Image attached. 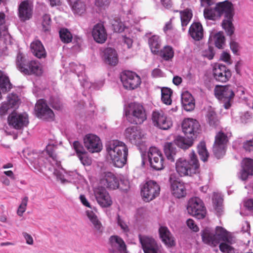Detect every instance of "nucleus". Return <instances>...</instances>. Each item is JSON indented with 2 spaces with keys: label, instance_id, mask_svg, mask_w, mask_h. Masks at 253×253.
<instances>
[{
  "label": "nucleus",
  "instance_id": "1",
  "mask_svg": "<svg viewBox=\"0 0 253 253\" xmlns=\"http://www.w3.org/2000/svg\"><path fill=\"white\" fill-rule=\"evenodd\" d=\"M56 147L53 144H48L46 147V150L44 152L48 155L45 158L46 162L49 163L54 169L53 174L56 176L57 180L60 181L62 184L72 182L77 178L78 174L76 171L65 172L64 170L60 168V162L57 159V156L54 153Z\"/></svg>",
  "mask_w": 253,
  "mask_h": 253
},
{
  "label": "nucleus",
  "instance_id": "2",
  "mask_svg": "<svg viewBox=\"0 0 253 253\" xmlns=\"http://www.w3.org/2000/svg\"><path fill=\"white\" fill-rule=\"evenodd\" d=\"M199 161L194 152L189 155V158H179L175 163V169L181 176H192L199 172Z\"/></svg>",
  "mask_w": 253,
  "mask_h": 253
},
{
  "label": "nucleus",
  "instance_id": "3",
  "mask_svg": "<svg viewBox=\"0 0 253 253\" xmlns=\"http://www.w3.org/2000/svg\"><path fill=\"white\" fill-rule=\"evenodd\" d=\"M106 150L114 166L122 168L126 162L125 144L118 140L112 141L106 146Z\"/></svg>",
  "mask_w": 253,
  "mask_h": 253
},
{
  "label": "nucleus",
  "instance_id": "4",
  "mask_svg": "<svg viewBox=\"0 0 253 253\" xmlns=\"http://www.w3.org/2000/svg\"><path fill=\"white\" fill-rule=\"evenodd\" d=\"M216 10L220 17L224 14L225 19L222 22V27L229 36L233 35L234 32V27L232 24V19L234 15L232 4L227 1L219 2L216 5Z\"/></svg>",
  "mask_w": 253,
  "mask_h": 253
},
{
  "label": "nucleus",
  "instance_id": "5",
  "mask_svg": "<svg viewBox=\"0 0 253 253\" xmlns=\"http://www.w3.org/2000/svg\"><path fill=\"white\" fill-rule=\"evenodd\" d=\"M22 53H18L17 57V66L19 70L27 75L36 74L40 75L42 74V69L38 62L31 61L26 64Z\"/></svg>",
  "mask_w": 253,
  "mask_h": 253
},
{
  "label": "nucleus",
  "instance_id": "6",
  "mask_svg": "<svg viewBox=\"0 0 253 253\" xmlns=\"http://www.w3.org/2000/svg\"><path fill=\"white\" fill-rule=\"evenodd\" d=\"M128 121L135 124H141L146 120V114L143 106L139 103H133L127 106ZM128 120V118H127Z\"/></svg>",
  "mask_w": 253,
  "mask_h": 253
},
{
  "label": "nucleus",
  "instance_id": "7",
  "mask_svg": "<svg viewBox=\"0 0 253 253\" xmlns=\"http://www.w3.org/2000/svg\"><path fill=\"white\" fill-rule=\"evenodd\" d=\"M188 212L198 219L206 217L207 211L203 202L198 197L191 198L187 207Z\"/></svg>",
  "mask_w": 253,
  "mask_h": 253
},
{
  "label": "nucleus",
  "instance_id": "8",
  "mask_svg": "<svg viewBox=\"0 0 253 253\" xmlns=\"http://www.w3.org/2000/svg\"><path fill=\"white\" fill-rule=\"evenodd\" d=\"M215 97L224 102V107L229 109L231 106L230 102L233 99L235 94L231 85H216L214 89Z\"/></svg>",
  "mask_w": 253,
  "mask_h": 253
},
{
  "label": "nucleus",
  "instance_id": "9",
  "mask_svg": "<svg viewBox=\"0 0 253 253\" xmlns=\"http://www.w3.org/2000/svg\"><path fill=\"white\" fill-rule=\"evenodd\" d=\"M152 121L154 126L161 129L167 130L172 126L171 119L161 110L153 111Z\"/></svg>",
  "mask_w": 253,
  "mask_h": 253
},
{
  "label": "nucleus",
  "instance_id": "10",
  "mask_svg": "<svg viewBox=\"0 0 253 253\" xmlns=\"http://www.w3.org/2000/svg\"><path fill=\"white\" fill-rule=\"evenodd\" d=\"M230 136V133L225 134L222 131H219L216 135L213 151L217 158L219 159L225 154L226 144L228 141V138Z\"/></svg>",
  "mask_w": 253,
  "mask_h": 253
},
{
  "label": "nucleus",
  "instance_id": "11",
  "mask_svg": "<svg viewBox=\"0 0 253 253\" xmlns=\"http://www.w3.org/2000/svg\"><path fill=\"white\" fill-rule=\"evenodd\" d=\"M139 238L144 253H163L162 246L153 238L139 235Z\"/></svg>",
  "mask_w": 253,
  "mask_h": 253
},
{
  "label": "nucleus",
  "instance_id": "12",
  "mask_svg": "<svg viewBox=\"0 0 253 253\" xmlns=\"http://www.w3.org/2000/svg\"><path fill=\"white\" fill-rule=\"evenodd\" d=\"M151 167L156 170L164 168V157L161 152L155 147L150 148L148 153Z\"/></svg>",
  "mask_w": 253,
  "mask_h": 253
},
{
  "label": "nucleus",
  "instance_id": "13",
  "mask_svg": "<svg viewBox=\"0 0 253 253\" xmlns=\"http://www.w3.org/2000/svg\"><path fill=\"white\" fill-rule=\"evenodd\" d=\"M35 111L36 116L42 120H52L54 116L52 110L47 106L45 101L42 99L37 102Z\"/></svg>",
  "mask_w": 253,
  "mask_h": 253
},
{
  "label": "nucleus",
  "instance_id": "14",
  "mask_svg": "<svg viewBox=\"0 0 253 253\" xmlns=\"http://www.w3.org/2000/svg\"><path fill=\"white\" fill-rule=\"evenodd\" d=\"M85 147L90 153H98L102 149V145L100 139L97 135L93 134H87L84 138Z\"/></svg>",
  "mask_w": 253,
  "mask_h": 253
},
{
  "label": "nucleus",
  "instance_id": "15",
  "mask_svg": "<svg viewBox=\"0 0 253 253\" xmlns=\"http://www.w3.org/2000/svg\"><path fill=\"white\" fill-rule=\"evenodd\" d=\"M34 5L30 0H25L20 2L18 7V16L21 21L30 19L33 14Z\"/></svg>",
  "mask_w": 253,
  "mask_h": 253
},
{
  "label": "nucleus",
  "instance_id": "16",
  "mask_svg": "<svg viewBox=\"0 0 253 253\" xmlns=\"http://www.w3.org/2000/svg\"><path fill=\"white\" fill-rule=\"evenodd\" d=\"M214 79L219 82L225 83L231 77V71L227 67L221 64H215L212 69Z\"/></svg>",
  "mask_w": 253,
  "mask_h": 253
},
{
  "label": "nucleus",
  "instance_id": "17",
  "mask_svg": "<svg viewBox=\"0 0 253 253\" xmlns=\"http://www.w3.org/2000/svg\"><path fill=\"white\" fill-rule=\"evenodd\" d=\"M200 127L199 123L193 119H184L182 124V131L187 137L193 138L198 133Z\"/></svg>",
  "mask_w": 253,
  "mask_h": 253
},
{
  "label": "nucleus",
  "instance_id": "18",
  "mask_svg": "<svg viewBox=\"0 0 253 253\" xmlns=\"http://www.w3.org/2000/svg\"><path fill=\"white\" fill-rule=\"evenodd\" d=\"M100 186L101 190H106L107 188L116 190L119 188V180L113 173L107 172L104 173L103 177L100 180Z\"/></svg>",
  "mask_w": 253,
  "mask_h": 253
},
{
  "label": "nucleus",
  "instance_id": "19",
  "mask_svg": "<svg viewBox=\"0 0 253 253\" xmlns=\"http://www.w3.org/2000/svg\"><path fill=\"white\" fill-rule=\"evenodd\" d=\"M8 122L10 126L15 129H19L27 125L28 117L26 114L12 113L9 116Z\"/></svg>",
  "mask_w": 253,
  "mask_h": 253
},
{
  "label": "nucleus",
  "instance_id": "20",
  "mask_svg": "<svg viewBox=\"0 0 253 253\" xmlns=\"http://www.w3.org/2000/svg\"><path fill=\"white\" fill-rule=\"evenodd\" d=\"M110 252L112 253H126V245L122 238L117 235L111 236L109 238Z\"/></svg>",
  "mask_w": 253,
  "mask_h": 253
},
{
  "label": "nucleus",
  "instance_id": "21",
  "mask_svg": "<svg viewBox=\"0 0 253 253\" xmlns=\"http://www.w3.org/2000/svg\"><path fill=\"white\" fill-rule=\"evenodd\" d=\"M7 102L2 103L0 107V114L4 115L11 109L18 108L19 105L18 97L15 94H10L7 96Z\"/></svg>",
  "mask_w": 253,
  "mask_h": 253
},
{
  "label": "nucleus",
  "instance_id": "22",
  "mask_svg": "<svg viewBox=\"0 0 253 253\" xmlns=\"http://www.w3.org/2000/svg\"><path fill=\"white\" fill-rule=\"evenodd\" d=\"M242 168L239 176L242 180H245L249 176L253 175V160L244 159L242 162Z\"/></svg>",
  "mask_w": 253,
  "mask_h": 253
},
{
  "label": "nucleus",
  "instance_id": "23",
  "mask_svg": "<svg viewBox=\"0 0 253 253\" xmlns=\"http://www.w3.org/2000/svg\"><path fill=\"white\" fill-rule=\"evenodd\" d=\"M102 58L106 64L111 66H115L118 62L117 52L111 47H107L103 50Z\"/></svg>",
  "mask_w": 253,
  "mask_h": 253
},
{
  "label": "nucleus",
  "instance_id": "24",
  "mask_svg": "<svg viewBox=\"0 0 253 253\" xmlns=\"http://www.w3.org/2000/svg\"><path fill=\"white\" fill-rule=\"evenodd\" d=\"M94 40L98 43H104L107 39V35L103 24L98 23L94 25L92 30Z\"/></svg>",
  "mask_w": 253,
  "mask_h": 253
},
{
  "label": "nucleus",
  "instance_id": "25",
  "mask_svg": "<svg viewBox=\"0 0 253 253\" xmlns=\"http://www.w3.org/2000/svg\"><path fill=\"white\" fill-rule=\"evenodd\" d=\"M127 133L129 134V141L135 145H139L142 138L144 136L141 130L137 126L127 128Z\"/></svg>",
  "mask_w": 253,
  "mask_h": 253
},
{
  "label": "nucleus",
  "instance_id": "26",
  "mask_svg": "<svg viewBox=\"0 0 253 253\" xmlns=\"http://www.w3.org/2000/svg\"><path fill=\"white\" fill-rule=\"evenodd\" d=\"M95 196L98 204L102 207L106 208L112 204L111 197L107 191H95Z\"/></svg>",
  "mask_w": 253,
  "mask_h": 253
},
{
  "label": "nucleus",
  "instance_id": "27",
  "mask_svg": "<svg viewBox=\"0 0 253 253\" xmlns=\"http://www.w3.org/2000/svg\"><path fill=\"white\" fill-rule=\"evenodd\" d=\"M160 237L164 244L168 247L175 245V241L168 227L161 226L159 229Z\"/></svg>",
  "mask_w": 253,
  "mask_h": 253
},
{
  "label": "nucleus",
  "instance_id": "28",
  "mask_svg": "<svg viewBox=\"0 0 253 253\" xmlns=\"http://www.w3.org/2000/svg\"><path fill=\"white\" fill-rule=\"evenodd\" d=\"M190 36L196 41H200L204 36V30L202 24L200 22H193L189 29Z\"/></svg>",
  "mask_w": 253,
  "mask_h": 253
},
{
  "label": "nucleus",
  "instance_id": "29",
  "mask_svg": "<svg viewBox=\"0 0 253 253\" xmlns=\"http://www.w3.org/2000/svg\"><path fill=\"white\" fill-rule=\"evenodd\" d=\"M214 236L218 241V244L220 241L226 242L229 244H232L234 242L231 234L222 227H216Z\"/></svg>",
  "mask_w": 253,
  "mask_h": 253
},
{
  "label": "nucleus",
  "instance_id": "30",
  "mask_svg": "<svg viewBox=\"0 0 253 253\" xmlns=\"http://www.w3.org/2000/svg\"><path fill=\"white\" fill-rule=\"evenodd\" d=\"M141 79L136 73L127 70V89L134 90L139 87Z\"/></svg>",
  "mask_w": 253,
  "mask_h": 253
},
{
  "label": "nucleus",
  "instance_id": "31",
  "mask_svg": "<svg viewBox=\"0 0 253 253\" xmlns=\"http://www.w3.org/2000/svg\"><path fill=\"white\" fill-rule=\"evenodd\" d=\"M31 50L33 54L39 58H44L46 53L45 50L39 40L33 41L30 45Z\"/></svg>",
  "mask_w": 253,
  "mask_h": 253
},
{
  "label": "nucleus",
  "instance_id": "32",
  "mask_svg": "<svg viewBox=\"0 0 253 253\" xmlns=\"http://www.w3.org/2000/svg\"><path fill=\"white\" fill-rule=\"evenodd\" d=\"M203 241L208 245L216 246L218 241L214 236V232L209 228H205L201 233Z\"/></svg>",
  "mask_w": 253,
  "mask_h": 253
},
{
  "label": "nucleus",
  "instance_id": "33",
  "mask_svg": "<svg viewBox=\"0 0 253 253\" xmlns=\"http://www.w3.org/2000/svg\"><path fill=\"white\" fill-rule=\"evenodd\" d=\"M174 12H179L180 15L181 24L182 30H185V28L191 21L193 13L190 9L187 8L183 10H174Z\"/></svg>",
  "mask_w": 253,
  "mask_h": 253
},
{
  "label": "nucleus",
  "instance_id": "34",
  "mask_svg": "<svg viewBox=\"0 0 253 253\" xmlns=\"http://www.w3.org/2000/svg\"><path fill=\"white\" fill-rule=\"evenodd\" d=\"M174 142L178 147L182 149H187L192 146L193 138H186L181 136H177L174 139Z\"/></svg>",
  "mask_w": 253,
  "mask_h": 253
},
{
  "label": "nucleus",
  "instance_id": "35",
  "mask_svg": "<svg viewBox=\"0 0 253 253\" xmlns=\"http://www.w3.org/2000/svg\"><path fill=\"white\" fill-rule=\"evenodd\" d=\"M148 44L151 52L154 54H158L160 51L161 43L159 36L153 35L148 39Z\"/></svg>",
  "mask_w": 253,
  "mask_h": 253
},
{
  "label": "nucleus",
  "instance_id": "36",
  "mask_svg": "<svg viewBox=\"0 0 253 253\" xmlns=\"http://www.w3.org/2000/svg\"><path fill=\"white\" fill-rule=\"evenodd\" d=\"M85 213L94 228L96 230L100 231L102 227V224L94 211L92 209L88 210L85 211Z\"/></svg>",
  "mask_w": 253,
  "mask_h": 253
},
{
  "label": "nucleus",
  "instance_id": "37",
  "mask_svg": "<svg viewBox=\"0 0 253 253\" xmlns=\"http://www.w3.org/2000/svg\"><path fill=\"white\" fill-rule=\"evenodd\" d=\"M223 199L221 195L217 192H214L212 203L214 210L216 211L218 215H220L223 211Z\"/></svg>",
  "mask_w": 253,
  "mask_h": 253
},
{
  "label": "nucleus",
  "instance_id": "38",
  "mask_svg": "<svg viewBox=\"0 0 253 253\" xmlns=\"http://www.w3.org/2000/svg\"><path fill=\"white\" fill-rule=\"evenodd\" d=\"M73 12L75 14L81 15L84 14L86 10V5L85 3L80 0H77L74 2L70 1Z\"/></svg>",
  "mask_w": 253,
  "mask_h": 253
},
{
  "label": "nucleus",
  "instance_id": "39",
  "mask_svg": "<svg viewBox=\"0 0 253 253\" xmlns=\"http://www.w3.org/2000/svg\"><path fill=\"white\" fill-rule=\"evenodd\" d=\"M176 148L171 142H167L164 146L165 153L169 160L171 162L174 160V156L176 154Z\"/></svg>",
  "mask_w": 253,
  "mask_h": 253
},
{
  "label": "nucleus",
  "instance_id": "40",
  "mask_svg": "<svg viewBox=\"0 0 253 253\" xmlns=\"http://www.w3.org/2000/svg\"><path fill=\"white\" fill-rule=\"evenodd\" d=\"M140 187V190H160V186L156 181L148 179L143 181Z\"/></svg>",
  "mask_w": 253,
  "mask_h": 253
},
{
  "label": "nucleus",
  "instance_id": "41",
  "mask_svg": "<svg viewBox=\"0 0 253 253\" xmlns=\"http://www.w3.org/2000/svg\"><path fill=\"white\" fill-rule=\"evenodd\" d=\"M161 57L166 61H169L173 58L174 56V50L172 47L167 45L160 50Z\"/></svg>",
  "mask_w": 253,
  "mask_h": 253
},
{
  "label": "nucleus",
  "instance_id": "42",
  "mask_svg": "<svg viewBox=\"0 0 253 253\" xmlns=\"http://www.w3.org/2000/svg\"><path fill=\"white\" fill-rule=\"evenodd\" d=\"M206 120L209 125L212 127H216L219 123L217 115L213 111L211 110L208 112Z\"/></svg>",
  "mask_w": 253,
  "mask_h": 253
},
{
  "label": "nucleus",
  "instance_id": "43",
  "mask_svg": "<svg viewBox=\"0 0 253 253\" xmlns=\"http://www.w3.org/2000/svg\"><path fill=\"white\" fill-rule=\"evenodd\" d=\"M204 17L206 19L214 20L216 18L219 17V15L216 10V7L212 8L208 6L204 10Z\"/></svg>",
  "mask_w": 253,
  "mask_h": 253
},
{
  "label": "nucleus",
  "instance_id": "44",
  "mask_svg": "<svg viewBox=\"0 0 253 253\" xmlns=\"http://www.w3.org/2000/svg\"><path fill=\"white\" fill-rule=\"evenodd\" d=\"M172 90L169 88L164 87L161 90V99L163 102L167 105H170L171 103V96Z\"/></svg>",
  "mask_w": 253,
  "mask_h": 253
},
{
  "label": "nucleus",
  "instance_id": "45",
  "mask_svg": "<svg viewBox=\"0 0 253 253\" xmlns=\"http://www.w3.org/2000/svg\"><path fill=\"white\" fill-rule=\"evenodd\" d=\"M159 191H141V195L144 201L149 202L159 195Z\"/></svg>",
  "mask_w": 253,
  "mask_h": 253
},
{
  "label": "nucleus",
  "instance_id": "46",
  "mask_svg": "<svg viewBox=\"0 0 253 253\" xmlns=\"http://www.w3.org/2000/svg\"><path fill=\"white\" fill-rule=\"evenodd\" d=\"M198 152L200 156L201 159L203 162L207 161L209 156V153L207 151L206 144L204 142H201L197 146Z\"/></svg>",
  "mask_w": 253,
  "mask_h": 253
},
{
  "label": "nucleus",
  "instance_id": "47",
  "mask_svg": "<svg viewBox=\"0 0 253 253\" xmlns=\"http://www.w3.org/2000/svg\"><path fill=\"white\" fill-rule=\"evenodd\" d=\"M0 86L1 89L5 91L11 88V84L8 78L4 75L1 71H0Z\"/></svg>",
  "mask_w": 253,
  "mask_h": 253
},
{
  "label": "nucleus",
  "instance_id": "48",
  "mask_svg": "<svg viewBox=\"0 0 253 253\" xmlns=\"http://www.w3.org/2000/svg\"><path fill=\"white\" fill-rule=\"evenodd\" d=\"M60 38L62 42L65 43H69L72 41V35L67 29H61L59 31Z\"/></svg>",
  "mask_w": 253,
  "mask_h": 253
},
{
  "label": "nucleus",
  "instance_id": "49",
  "mask_svg": "<svg viewBox=\"0 0 253 253\" xmlns=\"http://www.w3.org/2000/svg\"><path fill=\"white\" fill-rule=\"evenodd\" d=\"M171 190H184L185 188L182 182L172 176L169 178Z\"/></svg>",
  "mask_w": 253,
  "mask_h": 253
},
{
  "label": "nucleus",
  "instance_id": "50",
  "mask_svg": "<svg viewBox=\"0 0 253 253\" xmlns=\"http://www.w3.org/2000/svg\"><path fill=\"white\" fill-rule=\"evenodd\" d=\"M51 19L50 15L44 14L42 17V30L44 32H48L50 29Z\"/></svg>",
  "mask_w": 253,
  "mask_h": 253
},
{
  "label": "nucleus",
  "instance_id": "51",
  "mask_svg": "<svg viewBox=\"0 0 253 253\" xmlns=\"http://www.w3.org/2000/svg\"><path fill=\"white\" fill-rule=\"evenodd\" d=\"M215 46L218 48H222L225 42V38L222 33L219 32L214 36Z\"/></svg>",
  "mask_w": 253,
  "mask_h": 253
},
{
  "label": "nucleus",
  "instance_id": "52",
  "mask_svg": "<svg viewBox=\"0 0 253 253\" xmlns=\"http://www.w3.org/2000/svg\"><path fill=\"white\" fill-rule=\"evenodd\" d=\"M112 26L114 31L119 33L124 31L125 28L124 24L119 19L114 20L112 23Z\"/></svg>",
  "mask_w": 253,
  "mask_h": 253
},
{
  "label": "nucleus",
  "instance_id": "53",
  "mask_svg": "<svg viewBox=\"0 0 253 253\" xmlns=\"http://www.w3.org/2000/svg\"><path fill=\"white\" fill-rule=\"evenodd\" d=\"M28 201V197L25 196L22 199L21 203L19 206L17 212L18 215L21 216L23 215V213L26 210Z\"/></svg>",
  "mask_w": 253,
  "mask_h": 253
},
{
  "label": "nucleus",
  "instance_id": "54",
  "mask_svg": "<svg viewBox=\"0 0 253 253\" xmlns=\"http://www.w3.org/2000/svg\"><path fill=\"white\" fill-rule=\"evenodd\" d=\"M70 66L72 70H74L79 77L85 70L84 66L81 64H77L75 63H72L70 64Z\"/></svg>",
  "mask_w": 253,
  "mask_h": 253
},
{
  "label": "nucleus",
  "instance_id": "55",
  "mask_svg": "<svg viewBox=\"0 0 253 253\" xmlns=\"http://www.w3.org/2000/svg\"><path fill=\"white\" fill-rule=\"evenodd\" d=\"M231 244L224 242L219 245V249L222 252L232 253L233 252V248L230 246Z\"/></svg>",
  "mask_w": 253,
  "mask_h": 253
},
{
  "label": "nucleus",
  "instance_id": "56",
  "mask_svg": "<svg viewBox=\"0 0 253 253\" xmlns=\"http://www.w3.org/2000/svg\"><path fill=\"white\" fill-rule=\"evenodd\" d=\"M82 164L84 166H89L91 164V159L87 156L86 153L85 152L78 156Z\"/></svg>",
  "mask_w": 253,
  "mask_h": 253
},
{
  "label": "nucleus",
  "instance_id": "57",
  "mask_svg": "<svg viewBox=\"0 0 253 253\" xmlns=\"http://www.w3.org/2000/svg\"><path fill=\"white\" fill-rule=\"evenodd\" d=\"M73 147L76 151L78 156L79 155H81L86 152L82 145L78 141H74L73 144Z\"/></svg>",
  "mask_w": 253,
  "mask_h": 253
},
{
  "label": "nucleus",
  "instance_id": "58",
  "mask_svg": "<svg viewBox=\"0 0 253 253\" xmlns=\"http://www.w3.org/2000/svg\"><path fill=\"white\" fill-rule=\"evenodd\" d=\"M181 103L184 109L187 111H191L195 108V102L193 98L187 102Z\"/></svg>",
  "mask_w": 253,
  "mask_h": 253
},
{
  "label": "nucleus",
  "instance_id": "59",
  "mask_svg": "<svg viewBox=\"0 0 253 253\" xmlns=\"http://www.w3.org/2000/svg\"><path fill=\"white\" fill-rule=\"evenodd\" d=\"M243 147L246 151L252 152L253 151V138L244 141Z\"/></svg>",
  "mask_w": 253,
  "mask_h": 253
},
{
  "label": "nucleus",
  "instance_id": "60",
  "mask_svg": "<svg viewBox=\"0 0 253 253\" xmlns=\"http://www.w3.org/2000/svg\"><path fill=\"white\" fill-rule=\"evenodd\" d=\"M203 55L210 60L212 59L214 55L213 48L209 46L208 49L203 51Z\"/></svg>",
  "mask_w": 253,
  "mask_h": 253
},
{
  "label": "nucleus",
  "instance_id": "61",
  "mask_svg": "<svg viewBox=\"0 0 253 253\" xmlns=\"http://www.w3.org/2000/svg\"><path fill=\"white\" fill-rule=\"evenodd\" d=\"M220 59L228 64L232 63L230 55L227 52H223L220 55Z\"/></svg>",
  "mask_w": 253,
  "mask_h": 253
},
{
  "label": "nucleus",
  "instance_id": "62",
  "mask_svg": "<svg viewBox=\"0 0 253 253\" xmlns=\"http://www.w3.org/2000/svg\"><path fill=\"white\" fill-rule=\"evenodd\" d=\"M188 227L195 232L199 230V228L192 219H188L186 221Z\"/></svg>",
  "mask_w": 253,
  "mask_h": 253
},
{
  "label": "nucleus",
  "instance_id": "63",
  "mask_svg": "<svg viewBox=\"0 0 253 253\" xmlns=\"http://www.w3.org/2000/svg\"><path fill=\"white\" fill-rule=\"evenodd\" d=\"M193 98V96L189 92H184L181 94V102H187Z\"/></svg>",
  "mask_w": 253,
  "mask_h": 253
},
{
  "label": "nucleus",
  "instance_id": "64",
  "mask_svg": "<svg viewBox=\"0 0 253 253\" xmlns=\"http://www.w3.org/2000/svg\"><path fill=\"white\" fill-rule=\"evenodd\" d=\"M230 48L234 54H237L239 50V45L236 42L231 40L230 43Z\"/></svg>",
  "mask_w": 253,
  "mask_h": 253
}]
</instances>
